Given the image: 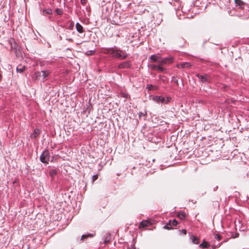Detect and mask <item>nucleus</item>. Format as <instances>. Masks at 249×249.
I'll return each mask as SVG.
<instances>
[{
  "mask_svg": "<svg viewBox=\"0 0 249 249\" xmlns=\"http://www.w3.org/2000/svg\"><path fill=\"white\" fill-rule=\"evenodd\" d=\"M50 72L49 71H37L35 73V76L36 78L39 79L41 76H42L43 80L45 79L49 75Z\"/></svg>",
  "mask_w": 249,
  "mask_h": 249,
  "instance_id": "obj_3",
  "label": "nucleus"
},
{
  "mask_svg": "<svg viewBox=\"0 0 249 249\" xmlns=\"http://www.w3.org/2000/svg\"><path fill=\"white\" fill-rule=\"evenodd\" d=\"M161 56L159 54H153L152 55L150 59L151 62H155L158 63L160 65Z\"/></svg>",
  "mask_w": 249,
  "mask_h": 249,
  "instance_id": "obj_4",
  "label": "nucleus"
},
{
  "mask_svg": "<svg viewBox=\"0 0 249 249\" xmlns=\"http://www.w3.org/2000/svg\"><path fill=\"white\" fill-rule=\"evenodd\" d=\"M181 232L184 234H186V233H187V231L186 230H184V229H183L181 230Z\"/></svg>",
  "mask_w": 249,
  "mask_h": 249,
  "instance_id": "obj_32",
  "label": "nucleus"
},
{
  "mask_svg": "<svg viewBox=\"0 0 249 249\" xmlns=\"http://www.w3.org/2000/svg\"><path fill=\"white\" fill-rule=\"evenodd\" d=\"M178 223V222L176 219H174L172 221V225L173 226H176Z\"/></svg>",
  "mask_w": 249,
  "mask_h": 249,
  "instance_id": "obj_27",
  "label": "nucleus"
},
{
  "mask_svg": "<svg viewBox=\"0 0 249 249\" xmlns=\"http://www.w3.org/2000/svg\"><path fill=\"white\" fill-rule=\"evenodd\" d=\"M181 68H190L191 66V64L189 62H184L180 64Z\"/></svg>",
  "mask_w": 249,
  "mask_h": 249,
  "instance_id": "obj_15",
  "label": "nucleus"
},
{
  "mask_svg": "<svg viewBox=\"0 0 249 249\" xmlns=\"http://www.w3.org/2000/svg\"><path fill=\"white\" fill-rule=\"evenodd\" d=\"M131 66L130 61H126L120 64L118 66L119 69L129 68Z\"/></svg>",
  "mask_w": 249,
  "mask_h": 249,
  "instance_id": "obj_5",
  "label": "nucleus"
},
{
  "mask_svg": "<svg viewBox=\"0 0 249 249\" xmlns=\"http://www.w3.org/2000/svg\"><path fill=\"white\" fill-rule=\"evenodd\" d=\"M222 243H221L219 244L217 246L213 245L212 248L213 249H215L217 248H219L222 245Z\"/></svg>",
  "mask_w": 249,
  "mask_h": 249,
  "instance_id": "obj_28",
  "label": "nucleus"
},
{
  "mask_svg": "<svg viewBox=\"0 0 249 249\" xmlns=\"http://www.w3.org/2000/svg\"><path fill=\"white\" fill-rule=\"evenodd\" d=\"M87 0H81V3L83 5H85L86 3Z\"/></svg>",
  "mask_w": 249,
  "mask_h": 249,
  "instance_id": "obj_30",
  "label": "nucleus"
},
{
  "mask_svg": "<svg viewBox=\"0 0 249 249\" xmlns=\"http://www.w3.org/2000/svg\"><path fill=\"white\" fill-rule=\"evenodd\" d=\"M110 240V236L109 234H107V236L106 237L105 240H104V243L105 244L108 243Z\"/></svg>",
  "mask_w": 249,
  "mask_h": 249,
  "instance_id": "obj_23",
  "label": "nucleus"
},
{
  "mask_svg": "<svg viewBox=\"0 0 249 249\" xmlns=\"http://www.w3.org/2000/svg\"><path fill=\"white\" fill-rule=\"evenodd\" d=\"M150 67L152 70H156L160 72L163 71L164 69L163 67H161L160 65H151Z\"/></svg>",
  "mask_w": 249,
  "mask_h": 249,
  "instance_id": "obj_8",
  "label": "nucleus"
},
{
  "mask_svg": "<svg viewBox=\"0 0 249 249\" xmlns=\"http://www.w3.org/2000/svg\"><path fill=\"white\" fill-rule=\"evenodd\" d=\"M190 238L191 239L193 244H198L199 243V239L197 237L191 235Z\"/></svg>",
  "mask_w": 249,
  "mask_h": 249,
  "instance_id": "obj_13",
  "label": "nucleus"
},
{
  "mask_svg": "<svg viewBox=\"0 0 249 249\" xmlns=\"http://www.w3.org/2000/svg\"><path fill=\"white\" fill-rule=\"evenodd\" d=\"M209 247V245L205 241H203L201 244L199 245V247L202 249L207 248Z\"/></svg>",
  "mask_w": 249,
  "mask_h": 249,
  "instance_id": "obj_19",
  "label": "nucleus"
},
{
  "mask_svg": "<svg viewBox=\"0 0 249 249\" xmlns=\"http://www.w3.org/2000/svg\"><path fill=\"white\" fill-rule=\"evenodd\" d=\"M55 12L58 15H61L63 14V10L61 9L57 8L56 9Z\"/></svg>",
  "mask_w": 249,
  "mask_h": 249,
  "instance_id": "obj_24",
  "label": "nucleus"
},
{
  "mask_svg": "<svg viewBox=\"0 0 249 249\" xmlns=\"http://www.w3.org/2000/svg\"><path fill=\"white\" fill-rule=\"evenodd\" d=\"M146 88L148 89V90L157 89H158V87L155 85H147Z\"/></svg>",
  "mask_w": 249,
  "mask_h": 249,
  "instance_id": "obj_20",
  "label": "nucleus"
},
{
  "mask_svg": "<svg viewBox=\"0 0 249 249\" xmlns=\"http://www.w3.org/2000/svg\"><path fill=\"white\" fill-rule=\"evenodd\" d=\"M185 216L186 214L184 212H180L178 213V217L180 219H184Z\"/></svg>",
  "mask_w": 249,
  "mask_h": 249,
  "instance_id": "obj_16",
  "label": "nucleus"
},
{
  "mask_svg": "<svg viewBox=\"0 0 249 249\" xmlns=\"http://www.w3.org/2000/svg\"><path fill=\"white\" fill-rule=\"evenodd\" d=\"M154 100L155 101L158 103H164L165 101V99L162 96H156L154 98Z\"/></svg>",
  "mask_w": 249,
  "mask_h": 249,
  "instance_id": "obj_7",
  "label": "nucleus"
},
{
  "mask_svg": "<svg viewBox=\"0 0 249 249\" xmlns=\"http://www.w3.org/2000/svg\"><path fill=\"white\" fill-rule=\"evenodd\" d=\"M171 98H167L166 99H165V103H168L170 100Z\"/></svg>",
  "mask_w": 249,
  "mask_h": 249,
  "instance_id": "obj_31",
  "label": "nucleus"
},
{
  "mask_svg": "<svg viewBox=\"0 0 249 249\" xmlns=\"http://www.w3.org/2000/svg\"><path fill=\"white\" fill-rule=\"evenodd\" d=\"M43 15H51L52 14V10L51 9H45L43 11Z\"/></svg>",
  "mask_w": 249,
  "mask_h": 249,
  "instance_id": "obj_18",
  "label": "nucleus"
},
{
  "mask_svg": "<svg viewBox=\"0 0 249 249\" xmlns=\"http://www.w3.org/2000/svg\"><path fill=\"white\" fill-rule=\"evenodd\" d=\"M50 159L49 153L48 151L43 152L40 157V161L43 163H48Z\"/></svg>",
  "mask_w": 249,
  "mask_h": 249,
  "instance_id": "obj_2",
  "label": "nucleus"
},
{
  "mask_svg": "<svg viewBox=\"0 0 249 249\" xmlns=\"http://www.w3.org/2000/svg\"><path fill=\"white\" fill-rule=\"evenodd\" d=\"M25 68V66H21V65H19L17 68V71L18 72L21 73V72H22L24 71Z\"/></svg>",
  "mask_w": 249,
  "mask_h": 249,
  "instance_id": "obj_17",
  "label": "nucleus"
},
{
  "mask_svg": "<svg viewBox=\"0 0 249 249\" xmlns=\"http://www.w3.org/2000/svg\"><path fill=\"white\" fill-rule=\"evenodd\" d=\"M238 236V234L236 235L235 237H237Z\"/></svg>",
  "mask_w": 249,
  "mask_h": 249,
  "instance_id": "obj_36",
  "label": "nucleus"
},
{
  "mask_svg": "<svg viewBox=\"0 0 249 249\" xmlns=\"http://www.w3.org/2000/svg\"><path fill=\"white\" fill-rule=\"evenodd\" d=\"M150 223L149 221H142L141 222L140 225V228H144L148 227L150 225Z\"/></svg>",
  "mask_w": 249,
  "mask_h": 249,
  "instance_id": "obj_10",
  "label": "nucleus"
},
{
  "mask_svg": "<svg viewBox=\"0 0 249 249\" xmlns=\"http://www.w3.org/2000/svg\"><path fill=\"white\" fill-rule=\"evenodd\" d=\"M40 134V130L38 129H36L33 133L31 134V137L32 138H36L37 137L39 134Z\"/></svg>",
  "mask_w": 249,
  "mask_h": 249,
  "instance_id": "obj_12",
  "label": "nucleus"
},
{
  "mask_svg": "<svg viewBox=\"0 0 249 249\" xmlns=\"http://www.w3.org/2000/svg\"><path fill=\"white\" fill-rule=\"evenodd\" d=\"M104 53L110 55L112 57L119 59H124L128 56V54L124 51L117 49V48H111L106 49Z\"/></svg>",
  "mask_w": 249,
  "mask_h": 249,
  "instance_id": "obj_1",
  "label": "nucleus"
},
{
  "mask_svg": "<svg viewBox=\"0 0 249 249\" xmlns=\"http://www.w3.org/2000/svg\"><path fill=\"white\" fill-rule=\"evenodd\" d=\"M76 30L78 32L82 33L83 32V28L79 23H76L75 25Z\"/></svg>",
  "mask_w": 249,
  "mask_h": 249,
  "instance_id": "obj_11",
  "label": "nucleus"
},
{
  "mask_svg": "<svg viewBox=\"0 0 249 249\" xmlns=\"http://www.w3.org/2000/svg\"><path fill=\"white\" fill-rule=\"evenodd\" d=\"M238 236V234L236 235L235 237H237Z\"/></svg>",
  "mask_w": 249,
  "mask_h": 249,
  "instance_id": "obj_38",
  "label": "nucleus"
},
{
  "mask_svg": "<svg viewBox=\"0 0 249 249\" xmlns=\"http://www.w3.org/2000/svg\"><path fill=\"white\" fill-rule=\"evenodd\" d=\"M238 236V234L236 235L235 237H237Z\"/></svg>",
  "mask_w": 249,
  "mask_h": 249,
  "instance_id": "obj_37",
  "label": "nucleus"
},
{
  "mask_svg": "<svg viewBox=\"0 0 249 249\" xmlns=\"http://www.w3.org/2000/svg\"><path fill=\"white\" fill-rule=\"evenodd\" d=\"M173 62V58L171 57H166L161 58L160 65L171 63Z\"/></svg>",
  "mask_w": 249,
  "mask_h": 249,
  "instance_id": "obj_6",
  "label": "nucleus"
},
{
  "mask_svg": "<svg viewBox=\"0 0 249 249\" xmlns=\"http://www.w3.org/2000/svg\"><path fill=\"white\" fill-rule=\"evenodd\" d=\"M93 236H94L93 234L88 233L87 234L83 235L81 237V239H84L87 238L89 237H93Z\"/></svg>",
  "mask_w": 249,
  "mask_h": 249,
  "instance_id": "obj_22",
  "label": "nucleus"
},
{
  "mask_svg": "<svg viewBox=\"0 0 249 249\" xmlns=\"http://www.w3.org/2000/svg\"><path fill=\"white\" fill-rule=\"evenodd\" d=\"M197 77L201 80L202 82H207L208 76L207 75H202L200 74H197Z\"/></svg>",
  "mask_w": 249,
  "mask_h": 249,
  "instance_id": "obj_9",
  "label": "nucleus"
},
{
  "mask_svg": "<svg viewBox=\"0 0 249 249\" xmlns=\"http://www.w3.org/2000/svg\"><path fill=\"white\" fill-rule=\"evenodd\" d=\"M235 3L239 5L240 7H242L243 5H244V3L241 0H234Z\"/></svg>",
  "mask_w": 249,
  "mask_h": 249,
  "instance_id": "obj_21",
  "label": "nucleus"
},
{
  "mask_svg": "<svg viewBox=\"0 0 249 249\" xmlns=\"http://www.w3.org/2000/svg\"><path fill=\"white\" fill-rule=\"evenodd\" d=\"M162 76L161 75H160L159 76V78L160 79L161 78Z\"/></svg>",
  "mask_w": 249,
  "mask_h": 249,
  "instance_id": "obj_35",
  "label": "nucleus"
},
{
  "mask_svg": "<svg viewBox=\"0 0 249 249\" xmlns=\"http://www.w3.org/2000/svg\"><path fill=\"white\" fill-rule=\"evenodd\" d=\"M214 236H215V238L216 239H217L218 241L220 240L222 238V236L220 234H215Z\"/></svg>",
  "mask_w": 249,
  "mask_h": 249,
  "instance_id": "obj_26",
  "label": "nucleus"
},
{
  "mask_svg": "<svg viewBox=\"0 0 249 249\" xmlns=\"http://www.w3.org/2000/svg\"><path fill=\"white\" fill-rule=\"evenodd\" d=\"M68 40L69 41H72V39H71V38H69V39H68Z\"/></svg>",
  "mask_w": 249,
  "mask_h": 249,
  "instance_id": "obj_34",
  "label": "nucleus"
},
{
  "mask_svg": "<svg viewBox=\"0 0 249 249\" xmlns=\"http://www.w3.org/2000/svg\"><path fill=\"white\" fill-rule=\"evenodd\" d=\"M57 174V172L55 169H51L49 171V175L53 178Z\"/></svg>",
  "mask_w": 249,
  "mask_h": 249,
  "instance_id": "obj_14",
  "label": "nucleus"
},
{
  "mask_svg": "<svg viewBox=\"0 0 249 249\" xmlns=\"http://www.w3.org/2000/svg\"><path fill=\"white\" fill-rule=\"evenodd\" d=\"M170 223H171V221H170L169 222V224H167L166 225H165L164 226V228L166 229H167V230H170L172 228H171V225L170 224Z\"/></svg>",
  "mask_w": 249,
  "mask_h": 249,
  "instance_id": "obj_25",
  "label": "nucleus"
},
{
  "mask_svg": "<svg viewBox=\"0 0 249 249\" xmlns=\"http://www.w3.org/2000/svg\"><path fill=\"white\" fill-rule=\"evenodd\" d=\"M98 178V175H95L92 177V181H95Z\"/></svg>",
  "mask_w": 249,
  "mask_h": 249,
  "instance_id": "obj_29",
  "label": "nucleus"
},
{
  "mask_svg": "<svg viewBox=\"0 0 249 249\" xmlns=\"http://www.w3.org/2000/svg\"><path fill=\"white\" fill-rule=\"evenodd\" d=\"M146 114V113L143 114V113L140 112V113H139V116H140V117H141V116H142V115H143V116H145Z\"/></svg>",
  "mask_w": 249,
  "mask_h": 249,
  "instance_id": "obj_33",
  "label": "nucleus"
},
{
  "mask_svg": "<svg viewBox=\"0 0 249 249\" xmlns=\"http://www.w3.org/2000/svg\"><path fill=\"white\" fill-rule=\"evenodd\" d=\"M24 249V247H23L22 248V249Z\"/></svg>",
  "mask_w": 249,
  "mask_h": 249,
  "instance_id": "obj_39",
  "label": "nucleus"
}]
</instances>
